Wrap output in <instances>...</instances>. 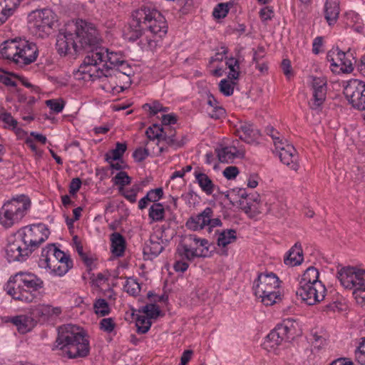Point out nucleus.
Here are the masks:
<instances>
[{"mask_svg":"<svg viewBox=\"0 0 365 365\" xmlns=\"http://www.w3.org/2000/svg\"><path fill=\"white\" fill-rule=\"evenodd\" d=\"M185 142L186 140L184 137H182L180 140H178L175 138V134H170L169 137L167 138V140L165 143L168 145V146L171 147L173 149H178L182 147Z\"/></svg>","mask_w":365,"mask_h":365,"instance_id":"obj_46","label":"nucleus"},{"mask_svg":"<svg viewBox=\"0 0 365 365\" xmlns=\"http://www.w3.org/2000/svg\"><path fill=\"white\" fill-rule=\"evenodd\" d=\"M127 150V145L125 143H120L118 142L115 144V148L112 150L110 153H106V159L107 161H109L110 160H120L122 156L123 155L124 153Z\"/></svg>","mask_w":365,"mask_h":365,"instance_id":"obj_36","label":"nucleus"},{"mask_svg":"<svg viewBox=\"0 0 365 365\" xmlns=\"http://www.w3.org/2000/svg\"><path fill=\"white\" fill-rule=\"evenodd\" d=\"M0 120L6 125L12 128H15L17 125V121L12 117L9 113H2L0 114Z\"/></svg>","mask_w":365,"mask_h":365,"instance_id":"obj_55","label":"nucleus"},{"mask_svg":"<svg viewBox=\"0 0 365 365\" xmlns=\"http://www.w3.org/2000/svg\"><path fill=\"white\" fill-rule=\"evenodd\" d=\"M50 232L43 224L39 223L20 229L14 240L6 247V257L9 262H23L45 242Z\"/></svg>","mask_w":365,"mask_h":365,"instance_id":"obj_2","label":"nucleus"},{"mask_svg":"<svg viewBox=\"0 0 365 365\" xmlns=\"http://www.w3.org/2000/svg\"><path fill=\"white\" fill-rule=\"evenodd\" d=\"M113 181L115 185L119 186V192L124 189L125 185H130L131 182V178L128 176L126 172L120 171L113 178Z\"/></svg>","mask_w":365,"mask_h":365,"instance_id":"obj_42","label":"nucleus"},{"mask_svg":"<svg viewBox=\"0 0 365 365\" xmlns=\"http://www.w3.org/2000/svg\"><path fill=\"white\" fill-rule=\"evenodd\" d=\"M46 103L51 110H53L56 113L61 112L64 107V104L62 101H59L56 99L48 100Z\"/></svg>","mask_w":365,"mask_h":365,"instance_id":"obj_54","label":"nucleus"},{"mask_svg":"<svg viewBox=\"0 0 365 365\" xmlns=\"http://www.w3.org/2000/svg\"><path fill=\"white\" fill-rule=\"evenodd\" d=\"M280 294L279 289L275 290H269L264 293V294H259L256 296L261 298L262 302L266 306H271L276 302V300L279 297Z\"/></svg>","mask_w":365,"mask_h":365,"instance_id":"obj_38","label":"nucleus"},{"mask_svg":"<svg viewBox=\"0 0 365 365\" xmlns=\"http://www.w3.org/2000/svg\"><path fill=\"white\" fill-rule=\"evenodd\" d=\"M226 65L230 69L227 77L232 80H237L240 76V65L237 59L230 58L226 61Z\"/></svg>","mask_w":365,"mask_h":365,"instance_id":"obj_37","label":"nucleus"},{"mask_svg":"<svg viewBox=\"0 0 365 365\" xmlns=\"http://www.w3.org/2000/svg\"><path fill=\"white\" fill-rule=\"evenodd\" d=\"M11 322L14 324L21 333L29 331L34 326L33 319L26 315H18L11 319Z\"/></svg>","mask_w":365,"mask_h":365,"instance_id":"obj_31","label":"nucleus"},{"mask_svg":"<svg viewBox=\"0 0 365 365\" xmlns=\"http://www.w3.org/2000/svg\"><path fill=\"white\" fill-rule=\"evenodd\" d=\"M355 358L359 364L365 365V338H362V341L355 351Z\"/></svg>","mask_w":365,"mask_h":365,"instance_id":"obj_49","label":"nucleus"},{"mask_svg":"<svg viewBox=\"0 0 365 365\" xmlns=\"http://www.w3.org/2000/svg\"><path fill=\"white\" fill-rule=\"evenodd\" d=\"M78 46L73 30L68 31L67 29L64 31L61 30L56 36V48L61 56L80 53Z\"/></svg>","mask_w":365,"mask_h":365,"instance_id":"obj_17","label":"nucleus"},{"mask_svg":"<svg viewBox=\"0 0 365 365\" xmlns=\"http://www.w3.org/2000/svg\"><path fill=\"white\" fill-rule=\"evenodd\" d=\"M151 322L148 317L143 315H138L135 318L137 331L140 334H145L151 327Z\"/></svg>","mask_w":365,"mask_h":365,"instance_id":"obj_39","label":"nucleus"},{"mask_svg":"<svg viewBox=\"0 0 365 365\" xmlns=\"http://www.w3.org/2000/svg\"><path fill=\"white\" fill-rule=\"evenodd\" d=\"M238 173V168L235 166L227 167L223 171L224 176L228 180L235 178Z\"/></svg>","mask_w":365,"mask_h":365,"instance_id":"obj_62","label":"nucleus"},{"mask_svg":"<svg viewBox=\"0 0 365 365\" xmlns=\"http://www.w3.org/2000/svg\"><path fill=\"white\" fill-rule=\"evenodd\" d=\"M111 252L116 257L123 255L125 249V240L119 232H113L110 235Z\"/></svg>","mask_w":365,"mask_h":365,"instance_id":"obj_30","label":"nucleus"},{"mask_svg":"<svg viewBox=\"0 0 365 365\" xmlns=\"http://www.w3.org/2000/svg\"><path fill=\"white\" fill-rule=\"evenodd\" d=\"M149 217L155 222H160L164 220L165 209L161 203H154L150 206L148 213Z\"/></svg>","mask_w":365,"mask_h":365,"instance_id":"obj_34","label":"nucleus"},{"mask_svg":"<svg viewBox=\"0 0 365 365\" xmlns=\"http://www.w3.org/2000/svg\"><path fill=\"white\" fill-rule=\"evenodd\" d=\"M303 261V252L301 245H295L289 250L284 258V262L286 265L294 267L299 265Z\"/></svg>","mask_w":365,"mask_h":365,"instance_id":"obj_27","label":"nucleus"},{"mask_svg":"<svg viewBox=\"0 0 365 365\" xmlns=\"http://www.w3.org/2000/svg\"><path fill=\"white\" fill-rule=\"evenodd\" d=\"M81 180L78 178H73L69 185V192L75 195L81 188Z\"/></svg>","mask_w":365,"mask_h":365,"instance_id":"obj_63","label":"nucleus"},{"mask_svg":"<svg viewBox=\"0 0 365 365\" xmlns=\"http://www.w3.org/2000/svg\"><path fill=\"white\" fill-rule=\"evenodd\" d=\"M341 60L340 63H341V66H339L340 70L343 73H351L354 68L351 61L346 58V55L344 53V57L341 58Z\"/></svg>","mask_w":365,"mask_h":365,"instance_id":"obj_57","label":"nucleus"},{"mask_svg":"<svg viewBox=\"0 0 365 365\" xmlns=\"http://www.w3.org/2000/svg\"><path fill=\"white\" fill-rule=\"evenodd\" d=\"M312 343L315 349H321L326 344V339L317 331H312L311 339Z\"/></svg>","mask_w":365,"mask_h":365,"instance_id":"obj_48","label":"nucleus"},{"mask_svg":"<svg viewBox=\"0 0 365 365\" xmlns=\"http://www.w3.org/2000/svg\"><path fill=\"white\" fill-rule=\"evenodd\" d=\"M312 98L309 104L312 109L317 110L324 104L327 93V81L324 77H314L312 82Z\"/></svg>","mask_w":365,"mask_h":365,"instance_id":"obj_19","label":"nucleus"},{"mask_svg":"<svg viewBox=\"0 0 365 365\" xmlns=\"http://www.w3.org/2000/svg\"><path fill=\"white\" fill-rule=\"evenodd\" d=\"M339 1L327 0L324 5V17L329 25L334 24L339 14Z\"/></svg>","mask_w":365,"mask_h":365,"instance_id":"obj_26","label":"nucleus"},{"mask_svg":"<svg viewBox=\"0 0 365 365\" xmlns=\"http://www.w3.org/2000/svg\"><path fill=\"white\" fill-rule=\"evenodd\" d=\"M115 327V324L113 318H104L100 322V329L106 332H112Z\"/></svg>","mask_w":365,"mask_h":365,"instance_id":"obj_50","label":"nucleus"},{"mask_svg":"<svg viewBox=\"0 0 365 365\" xmlns=\"http://www.w3.org/2000/svg\"><path fill=\"white\" fill-rule=\"evenodd\" d=\"M22 0H0L6 11H8L11 16L14 14Z\"/></svg>","mask_w":365,"mask_h":365,"instance_id":"obj_47","label":"nucleus"},{"mask_svg":"<svg viewBox=\"0 0 365 365\" xmlns=\"http://www.w3.org/2000/svg\"><path fill=\"white\" fill-rule=\"evenodd\" d=\"M211 109L212 110L208 112V114L210 117L213 119H220L225 114V110L222 106H215V108Z\"/></svg>","mask_w":365,"mask_h":365,"instance_id":"obj_58","label":"nucleus"},{"mask_svg":"<svg viewBox=\"0 0 365 365\" xmlns=\"http://www.w3.org/2000/svg\"><path fill=\"white\" fill-rule=\"evenodd\" d=\"M39 266L49 269L58 276H63L73 267V262L69 256L51 244L42 250Z\"/></svg>","mask_w":365,"mask_h":365,"instance_id":"obj_8","label":"nucleus"},{"mask_svg":"<svg viewBox=\"0 0 365 365\" xmlns=\"http://www.w3.org/2000/svg\"><path fill=\"white\" fill-rule=\"evenodd\" d=\"M177 122L176 115L174 114H166L162 116V123L165 127H170V125Z\"/></svg>","mask_w":365,"mask_h":365,"instance_id":"obj_64","label":"nucleus"},{"mask_svg":"<svg viewBox=\"0 0 365 365\" xmlns=\"http://www.w3.org/2000/svg\"><path fill=\"white\" fill-rule=\"evenodd\" d=\"M123 64H129L125 61L120 53L110 52L105 47H96L92 49L84 58L81 66V70H88L91 67L95 68H122Z\"/></svg>","mask_w":365,"mask_h":365,"instance_id":"obj_7","label":"nucleus"},{"mask_svg":"<svg viewBox=\"0 0 365 365\" xmlns=\"http://www.w3.org/2000/svg\"><path fill=\"white\" fill-rule=\"evenodd\" d=\"M190 243L187 241L183 243L181 240L177 246L175 251V262L173 268L177 272H185L189 267L190 262L197 257H205V249H202L198 254L190 250Z\"/></svg>","mask_w":365,"mask_h":365,"instance_id":"obj_14","label":"nucleus"},{"mask_svg":"<svg viewBox=\"0 0 365 365\" xmlns=\"http://www.w3.org/2000/svg\"><path fill=\"white\" fill-rule=\"evenodd\" d=\"M194 175L201 190L207 195H212L216 186L209 176L198 171H195Z\"/></svg>","mask_w":365,"mask_h":365,"instance_id":"obj_29","label":"nucleus"},{"mask_svg":"<svg viewBox=\"0 0 365 365\" xmlns=\"http://www.w3.org/2000/svg\"><path fill=\"white\" fill-rule=\"evenodd\" d=\"M235 83L230 82L227 79H222L219 83L220 91L225 96H230L234 92Z\"/></svg>","mask_w":365,"mask_h":365,"instance_id":"obj_44","label":"nucleus"},{"mask_svg":"<svg viewBox=\"0 0 365 365\" xmlns=\"http://www.w3.org/2000/svg\"><path fill=\"white\" fill-rule=\"evenodd\" d=\"M344 94L350 104L365 112V81L351 78L344 86ZM365 120V113L363 114Z\"/></svg>","mask_w":365,"mask_h":365,"instance_id":"obj_13","label":"nucleus"},{"mask_svg":"<svg viewBox=\"0 0 365 365\" xmlns=\"http://www.w3.org/2000/svg\"><path fill=\"white\" fill-rule=\"evenodd\" d=\"M211 214H212V209L210 207H206L202 212L192 216L187 220V228L193 231L202 230L207 226V222H209Z\"/></svg>","mask_w":365,"mask_h":365,"instance_id":"obj_20","label":"nucleus"},{"mask_svg":"<svg viewBox=\"0 0 365 365\" xmlns=\"http://www.w3.org/2000/svg\"><path fill=\"white\" fill-rule=\"evenodd\" d=\"M278 155L281 162L292 170L297 171L299 169L298 156L293 145H287L282 151H279Z\"/></svg>","mask_w":365,"mask_h":365,"instance_id":"obj_22","label":"nucleus"},{"mask_svg":"<svg viewBox=\"0 0 365 365\" xmlns=\"http://www.w3.org/2000/svg\"><path fill=\"white\" fill-rule=\"evenodd\" d=\"M300 334L298 324L292 319H287L267 336L264 346L266 348L274 349L282 341L290 342Z\"/></svg>","mask_w":365,"mask_h":365,"instance_id":"obj_12","label":"nucleus"},{"mask_svg":"<svg viewBox=\"0 0 365 365\" xmlns=\"http://www.w3.org/2000/svg\"><path fill=\"white\" fill-rule=\"evenodd\" d=\"M183 243L186 241L190 243V250L198 254L202 249H205V255L208 252V241L204 238H200L195 235H185L180 240Z\"/></svg>","mask_w":365,"mask_h":365,"instance_id":"obj_28","label":"nucleus"},{"mask_svg":"<svg viewBox=\"0 0 365 365\" xmlns=\"http://www.w3.org/2000/svg\"><path fill=\"white\" fill-rule=\"evenodd\" d=\"M61 312V307H53L50 304H38L31 308V314L36 317L50 318L58 317Z\"/></svg>","mask_w":365,"mask_h":365,"instance_id":"obj_24","label":"nucleus"},{"mask_svg":"<svg viewBox=\"0 0 365 365\" xmlns=\"http://www.w3.org/2000/svg\"><path fill=\"white\" fill-rule=\"evenodd\" d=\"M30 199L21 195L6 201L0 209V224L9 228L19 222L30 208Z\"/></svg>","mask_w":365,"mask_h":365,"instance_id":"obj_9","label":"nucleus"},{"mask_svg":"<svg viewBox=\"0 0 365 365\" xmlns=\"http://www.w3.org/2000/svg\"><path fill=\"white\" fill-rule=\"evenodd\" d=\"M119 192L131 203H135L137 200V195L130 189H123Z\"/></svg>","mask_w":365,"mask_h":365,"instance_id":"obj_61","label":"nucleus"},{"mask_svg":"<svg viewBox=\"0 0 365 365\" xmlns=\"http://www.w3.org/2000/svg\"><path fill=\"white\" fill-rule=\"evenodd\" d=\"M237 239L236 230L233 229L225 230L219 233L217 237V245L226 247L227 245L235 242Z\"/></svg>","mask_w":365,"mask_h":365,"instance_id":"obj_33","label":"nucleus"},{"mask_svg":"<svg viewBox=\"0 0 365 365\" xmlns=\"http://www.w3.org/2000/svg\"><path fill=\"white\" fill-rule=\"evenodd\" d=\"M319 272L317 269L314 267H309L304 271V274H302V278L299 282V286L311 284L314 283H320L322 282L319 279Z\"/></svg>","mask_w":365,"mask_h":365,"instance_id":"obj_32","label":"nucleus"},{"mask_svg":"<svg viewBox=\"0 0 365 365\" xmlns=\"http://www.w3.org/2000/svg\"><path fill=\"white\" fill-rule=\"evenodd\" d=\"M327 289L322 282L299 285L296 295L306 304L312 306L319 304L324 299Z\"/></svg>","mask_w":365,"mask_h":365,"instance_id":"obj_16","label":"nucleus"},{"mask_svg":"<svg viewBox=\"0 0 365 365\" xmlns=\"http://www.w3.org/2000/svg\"><path fill=\"white\" fill-rule=\"evenodd\" d=\"M73 26V31L81 51H87L88 54L92 49L100 47L102 38L93 24L78 19Z\"/></svg>","mask_w":365,"mask_h":365,"instance_id":"obj_10","label":"nucleus"},{"mask_svg":"<svg viewBox=\"0 0 365 365\" xmlns=\"http://www.w3.org/2000/svg\"><path fill=\"white\" fill-rule=\"evenodd\" d=\"M95 312L98 315L104 317L110 313L108 303L104 299H98L93 304Z\"/></svg>","mask_w":365,"mask_h":365,"instance_id":"obj_43","label":"nucleus"},{"mask_svg":"<svg viewBox=\"0 0 365 365\" xmlns=\"http://www.w3.org/2000/svg\"><path fill=\"white\" fill-rule=\"evenodd\" d=\"M123 289L132 296H137L140 292V286L136 279L129 277L123 286Z\"/></svg>","mask_w":365,"mask_h":365,"instance_id":"obj_41","label":"nucleus"},{"mask_svg":"<svg viewBox=\"0 0 365 365\" xmlns=\"http://www.w3.org/2000/svg\"><path fill=\"white\" fill-rule=\"evenodd\" d=\"M0 53L4 58L11 61L23 67L34 62L38 55L37 46L25 39H11L0 46Z\"/></svg>","mask_w":365,"mask_h":365,"instance_id":"obj_5","label":"nucleus"},{"mask_svg":"<svg viewBox=\"0 0 365 365\" xmlns=\"http://www.w3.org/2000/svg\"><path fill=\"white\" fill-rule=\"evenodd\" d=\"M143 108L145 110H149L150 112V115H155L160 111H166L167 108H163L160 103L158 102H153L152 104L145 103L143 105Z\"/></svg>","mask_w":365,"mask_h":365,"instance_id":"obj_52","label":"nucleus"},{"mask_svg":"<svg viewBox=\"0 0 365 365\" xmlns=\"http://www.w3.org/2000/svg\"><path fill=\"white\" fill-rule=\"evenodd\" d=\"M163 240L157 236L153 237L143 247V254L146 259H152L158 256L164 250Z\"/></svg>","mask_w":365,"mask_h":365,"instance_id":"obj_23","label":"nucleus"},{"mask_svg":"<svg viewBox=\"0 0 365 365\" xmlns=\"http://www.w3.org/2000/svg\"><path fill=\"white\" fill-rule=\"evenodd\" d=\"M83 73H88L93 78H104V81H107L108 85L105 83V86L110 88L113 92L123 91L131 83V76L134 71L130 64H123L122 68H95L82 70Z\"/></svg>","mask_w":365,"mask_h":365,"instance_id":"obj_6","label":"nucleus"},{"mask_svg":"<svg viewBox=\"0 0 365 365\" xmlns=\"http://www.w3.org/2000/svg\"><path fill=\"white\" fill-rule=\"evenodd\" d=\"M43 285V281L37 275L31 272H19L9 278L6 290L14 299L31 303L39 298V290Z\"/></svg>","mask_w":365,"mask_h":365,"instance_id":"obj_4","label":"nucleus"},{"mask_svg":"<svg viewBox=\"0 0 365 365\" xmlns=\"http://www.w3.org/2000/svg\"><path fill=\"white\" fill-rule=\"evenodd\" d=\"M160 132H162L161 126L158 124H153L152 126L147 128L145 134L150 140H155L158 139L160 135L158 133H160Z\"/></svg>","mask_w":365,"mask_h":365,"instance_id":"obj_53","label":"nucleus"},{"mask_svg":"<svg viewBox=\"0 0 365 365\" xmlns=\"http://www.w3.org/2000/svg\"><path fill=\"white\" fill-rule=\"evenodd\" d=\"M239 138L247 143H252L259 139V131L253 124L244 123L235 131Z\"/></svg>","mask_w":365,"mask_h":365,"instance_id":"obj_21","label":"nucleus"},{"mask_svg":"<svg viewBox=\"0 0 365 365\" xmlns=\"http://www.w3.org/2000/svg\"><path fill=\"white\" fill-rule=\"evenodd\" d=\"M56 344V347L63 350L70 359L84 358L90 352L88 339L78 326L66 324L60 327Z\"/></svg>","mask_w":365,"mask_h":365,"instance_id":"obj_3","label":"nucleus"},{"mask_svg":"<svg viewBox=\"0 0 365 365\" xmlns=\"http://www.w3.org/2000/svg\"><path fill=\"white\" fill-rule=\"evenodd\" d=\"M217 158L221 163H232L237 158H243L244 152L235 146H226L217 150Z\"/></svg>","mask_w":365,"mask_h":365,"instance_id":"obj_25","label":"nucleus"},{"mask_svg":"<svg viewBox=\"0 0 365 365\" xmlns=\"http://www.w3.org/2000/svg\"><path fill=\"white\" fill-rule=\"evenodd\" d=\"M344 57V52L340 51L338 48L336 49L330 50L327 55V58L329 62L331 63V67L334 68H339L341 66V63L340 60L341 58Z\"/></svg>","mask_w":365,"mask_h":365,"instance_id":"obj_35","label":"nucleus"},{"mask_svg":"<svg viewBox=\"0 0 365 365\" xmlns=\"http://www.w3.org/2000/svg\"><path fill=\"white\" fill-rule=\"evenodd\" d=\"M337 278L345 289H365L364 269L354 267H343L338 271Z\"/></svg>","mask_w":365,"mask_h":365,"instance_id":"obj_15","label":"nucleus"},{"mask_svg":"<svg viewBox=\"0 0 365 365\" xmlns=\"http://www.w3.org/2000/svg\"><path fill=\"white\" fill-rule=\"evenodd\" d=\"M353 295L359 304H365V289H355L353 290Z\"/></svg>","mask_w":365,"mask_h":365,"instance_id":"obj_59","label":"nucleus"},{"mask_svg":"<svg viewBox=\"0 0 365 365\" xmlns=\"http://www.w3.org/2000/svg\"><path fill=\"white\" fill-rule=\"evenodd\" d=\"M138 312L145 314L150 319H157L161 314V311L155 304H146L139 309Z\"/></svg>","mask_w":365,"mask_h":365,"instance_id":"obj_40","label":"nucleus"},{"mask_svg":"<svg viewBox=\"0 0 365 365\" xmlns=\"http://www.w3.org/2000/svg\"><path fill=\"white\" fill-rule=\"evenodd\" d=\"M29 27L38 37L47 36L57 22V16L49 9L32 11L29 14Z\"/></svg>","mask_w":365,"mask_h":365,"instance_id":"obj_11","label":"nucleus"},{"mask_svg":"<svg viewBox=\"0 0 365 365\" xmlns=\"http://www.w3.org/2000/svg\"><path fill=\"white\" fill-rule=\"evenodd\" d=\"M132 20L124 31V36L134 42L143 36L140 41L143 47L154 50L160 38L168 32V24L165 17L155 7L143 5L132 13Z\"/></svg>","mask_w":365,"mask_h":365,"instance_id":"obj_1","label":"nucleus"},{"mask_svg":"<svg viewBox=\"0 0 365 365\" xmlns=\"http://www.w3.org/2000/svg\"><path fill=\"white\" fill-rule=\"evenodd\" d=\"M229 3H220L213 11V16L216 19L225 18L229 11Z\"/></svg>","mask_w":365,"mask_h":365,"instance_id":"obj_45","label":"nucleus"},{"mask_svg":"<svg viewBox=\"0 0 365 365\" xmlns=\"http://www.w3.org/2000/svg\"><path fill=\"white\" fill-rule=\"evenodd\" d=\"M149 155L147 148H138L133 153V157L137 162L143 161Z\"/></svg>","mask_w":365,"mask_h":365,"instance_id":"obj_56","label":"nucleus"},{"mask_svg":"<svg viewBox=\"0 0 365 365\" xmlns=\"http://www.w3.org/2000/svg\"><path fill=\"white\" fill-rule=\"evenodd\" d=\"M259 16L263 21L271 20L274 16V11L271 8L265 6L260 10Z\"/></svg>","mask_w":365,"mask_h":365,"instance_id":"obj_60","label":"nucleus"},{"mask_svg":"<svg viewBox=\"0 0 365 365\" xmlns=\"http://www.w3.org/2000/svg\"><path fill=\"white\" fill-rule=\"evenodd\" d=\"M280 281L277 276L272 273H260L257 279L254 281L252 289L255 296L264 294L269 290L279 288Z\"/></svg>","mask_w":365,"mask_h":365,"instance_id":"obj_18","label":"nucleus"},{"mask_svg":"<svg viewBox=\"0 0 365 365\" xmlns=\"http://www.w3.org/2000/svg\"><path fill=\"white\" fill-rule=\"evenodd\" d=\"M147 196L150 202L158 203L157 202L160 200L163 196V190L162 187L152 189L147 192Z\"/></svg>","mask_w":365,"mask_h":365,"instance_id":"obj_51","label":"nucleus"}]
</instances>
